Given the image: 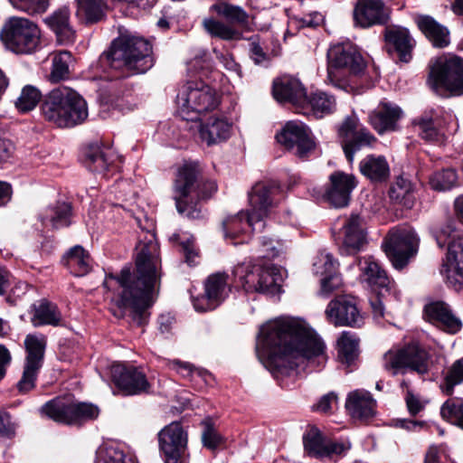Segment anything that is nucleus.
<instances>
[{
    "label": "nucleus",
    "instance_id": "nucleus-1",
    "mask_svg": "<svg viewBox=\"0 0 463 463\" xmlns=\"http://www.w3.org/2000/svg\"><path fill=\"white\" fill-rule=\"evenodd\" d=\"M256 353L276 378L307 367L320 369L328 358L324 341L303 322L291 317L264 324L258 335Z\"/></svg>",
    "mask_w": 463,
    "mask_h": 463
},
{
    "label": "nucleus",
    "instance_id": "nucleus-2",
    "mask_svg": "<svg viewBox=\"0 0 463 463\" xmlns=\"http://www.w3.org/2000/svg\"><path fill=\"white\" fill-rule=\"evenodd\" d=\"M141 230L136 246V271L124 268L114 278L121 288L118 307L128 309L132 320L139 326L146 323V310L154 303L155 291L162 275L159 246L153 232V223L149 222L147 227H141Z\"/></svg>",
    "mask_w": 463,
    "mask_h": 463
},
{
    "label": "nucleus",
    "instance_id": "nucleus-3",
    "mask_svg": "<svg viewBox=\"0 0 463 463\" xmlns=\"http://www.w3.org/2000/svg\"><path fill=\"white\" fill-rule=\"evenodd\" d=\"M152 46L146 40L132 35H120L115 39L109 50L99 58L102 65H108L120 74L128 77L145 73L154 64L151 56Z\"/></svg>",
    "mask_w": 463,
    "mask_h": 463
},
{
    "label": "nucleus",
    "instance_id": "nucleus-4",
    "mask_svg": "<svg viewBox=\"0 0 463 463\" xmlns=\"http://www.w3.org/2000/svg\"><path fill=\"white\" fill-rule=\"evenodd\" d=\"M279 188L275 183H257L249 193L250 209L228 217L222 222L226 239H235L251 228L261 232L265 226L264 218L273 206V200Z\"/></svg>",
    "mask_w": 463,
    "mask_h": 463
},
{
    "label": "nucleus",
    "instance_id": "nucleus-5",
    "mask_svg": "<svg viewBox=\"0 0 463 463\" xmlns=\"http://www.w3.org/2000/svg\"><path fill=\"white\" fill-rule=\"evenodd\" d=\"M41 111L45 120L59 128H72L88 117L85 99L66 86L51 90L43 100Z\"/></svg>",
    "mask_w": 463,
    "mask_h": 463
},
{
    "label": "nucleus",
    "instance_id": "nucleus-6",
    "mask_svg": "<svg viewBox=\"0 0 463 463\" xmlns=\"http://www.w3.org/2000/svg\"><path fill=\"white\" fill-rule=\"evenodd\" d=\"M199 168L197 163H185L177 172L174 184V200L177 212L188 219L203 217L202 208L197 203L189 202L194 196L198 198L210 197L217 189L214 182L209 181L202 185L198 184Z\"/></svg>",
    "mask_w": 463,
    "mask_h": 463
},
{
    "label": "nucleus",
    "instance_id": "nucleus-7",
    "mask_svg": "<svg viewBox=\"0 0 463 463\" xmlns=\"http://www.w3.org/2000/svg\"><path fill=\"white\" fill-rule=\"evenodd\" d=\"M364 68L363 56L351 42L335 43L327 51V81L335 88L347 90L345 74L357 75Z\"/></svg>",
    "mask_w": 463,
    "mask_h": 463
},
{
    "label": "nucleus",
    "instance_id": "nucleus-8",
    "mask_svg": "<svg viewBox=\"0 0 463 463\" xmlns=\"http://www.w3.org/2000/svg\"><path fill=\"white\" fill-rule=\"evenodd\" d=\"M235 282L246 293L275 296L281 292L283 272L274 266L241 264L234 268Z\"/></svg>",
    "mask_w": 463,
    "mask_h": 463
},
{
    "label": "nucleus",
    "instance_id": "nucleus-9",
    "mask_svg": "<svg viewBox=\"0 0 463 463\" xmlns=\"http://www.w3.org/2000/svg\"><path fill=\"white\" fill-rule=\"evenodd\" d=\"M176 101L179 114L187 121H197L201 115L219 105L216 92L203 81H187L180 89Z\"/></svg>",
    "mask_w": 463,
    "mask_h": 463
},
{
    "label": "nucleus",
    "instance_id": "nucleus-10",
    "mask_svg": "<svg viewBox=\"0 0 463 463\" xmlns=\"http://www.w3.org/2000/svg\"><path fill=\"white\" fill-rule=\"evenodd\" d=\"M41 412L58 423L80 426L96 420L99 409L93 403L79 402L71 395H65L46 402Z\"/></svg>",
    "mask_w": 463,
    "mask_h": 463
},
{
    "label": "nucleus",
    "instance_id": "nucleus-11",
    "mask_svg": "<svg viewBox=\"0 0 463 463\" xmlns=\"http://www.w3.org/2000/svg\"><path fill=\"white\" fill-rule=\"evenodd\" d=\"M357 261L361 270V279L375 293L370 298V306L373 317L379 320L384 316V305L383 298L386 294L393 295L398 298L395 283L391 279L384 269L376 262L373 257H364Z\"/></svg>",
    "mask_w": 463,
    "mask_h": 463
},
{
    "label": "nucleus",
    "instance_id": "nucleus-12",
    "mask_svg": "<svg viewBox=\"0 0 463 463\" xmlns=\"http://www.w3.org/2000/svg\"><path fill=\"white\" fill-rule=\"evenodd\" d=\"M439 248L448 246L446 261L440 272L455 289L463 287V237L451 225L441 227L435 234Z\"/></svg>",
    "mask_w": 463,
    "mask_h": 463
},
{
    "label": "nucleus",
    "instance_id": "nucleus-13",
    "mask_svg": "<svg viewBox=\"0 0 463 463\" xmlns=\"http://www.w3.org/2000/svg\"><path fill=\"white\" fill-rule=\"evenodd\" d=\"M429 83L439 94H463V59L448 55L437 59L431 67Z\"/></svg>",
    "mask_w": 463,
    "mask_h": 463
},
{
    "label": "nucleus",
    "instance_id": "nucleus-14",
    "mask_svg": "<svg viewBox=\"0 0 463 463\" xmlns=\"http://www.w3.org/2000/svg\"><path fill=\"white\" fill-rule=\"evenodd\" d=\"M41 32L32 21L11 17L4 25L0 37L5 47L15 53H31L40 43Z\"/></svg>",
    "mask_w": 463,
    "mask_h": 463
},
{
    "label": "nucleus",
    "instance_id": "nucleus-15",
    "mask_svg": "<svg viewBox=\"0 0 463 463\" xmlns=\"http://www.w3.org/2000/svg\"><path fill=\"white\" fill-rule=\"evenodd\" d=\"M383 368L396 375L406 370L424 374L429 371L428 353L418 344H409L402 348L390 349L382 358Z\"/></svg>",
    "mask_w": 463,
    "mask_h": 463
},
{
    "label": "nucleus",
    "instance_id": "nucleus-16",
    "mask_svg": "<svg viewBox=\"0 0 463 463\" xmlns=\"http://www.w3.org/2000/svg\"><path fill=\"white\" fill-rule=\"evenodd\" d=\"M420 238L409 226H397L390 230L384 241L387 257L397 269L404 268L418 252Z\"/></svg>",
    "mask_w": 463,
    "mask_h": 463
},
{
    "label": "nucleus",
    "instance_id": "nucleus-17",
    "mask_svg": "<svg viewBox=\"0 0 463 463\" xmlns=\"http://www.w3.org/2000/svg\"><path fill=\"white\" fill-rule=\"evenodd\" d=\"M158 442L165 463H187V433L174 421L158 433Z\"/></svg>",
    "mask_w": 463,
    "mask_h": 463
},
{
    "label": "nucleus",
    "instance_id": "nucleus-18",
    "mask_svg": "<svg viewBox=\"0 0 463 463\" xmlns=\"http://www.w3.org/2000/svg\"><path fill=\"white\" fill-rule=\"evenodd\" d=\"M276 138L279 144L299 158L307 157L316 147L310 129L300 121L287 122L282 130L277 134Z\"/></svg>",
    "mask_w": 463,
    "mask_h": 463
},
{
    "label": "nucleus",
    "instance_id": "nucleus-19",
    "mask_svg": "<svg viewBox=\"0 0 463 463\" xmlns=\"http://www.w3.org/2000/svg\"><path fill=\"white\" fill-rule=\"evenodd\" d=\"M341 145L348 162L352 163L355 152L364 146H372L376 138L370 131L360 127L356 116H347L338 128Z\"/></svg>",
    "mask_w": 463,
    "mask_h": 463
},
{
    "label": "nucleus",
    "instance_id": "nucleus-20",
    "mask_svg": "<svg viewBox=\"0 0 463 463\" xmlns=\"http://www.w3.org/2000/svg\"><path fill=\"white\" fill-rule=\"evenodd\" d=\"M229 292L228 275L222 272L213 273L204 282V295L194 298V307L200 312L213 310L227 298Z\"/></svg>",
    "mask_w": 463,
    "mask_h": 463
},
{
    "label": "nucleus",
    "instance_id": "nucleus-21",
    "mask_svg": "<svg viewBox=\"0 0 463 463\" xmlns=\"http://www.w3.org/2000/svg\"><path fill=\"white\" fill-rule=\"evenodd\" d=\"M326 317L335 326H360L363 317L354 298L338 297L331 300L326 309Z\"/></svg>",
    "mask_w": 463,
    "mask_h": 463
},
{
    "label": "nucleus",
    "instance_id": "nucleus-22",
    "mask_svg": "<svg viewBox=\"0 0 463 463\" xmlns=\"http://www.w3.org/2000/svg\"><path fill=\"white\" fill-rule=\"evenodd\" d=\"M111 376L115 384L126 395H137L147 392L150 384L145 373L134 366L115 364L111 369Z\"/></svg>",
    "mask_w": 463,
    "mask_h": 463
},
{
    "label": "nucleus",
    "instance_id": "nucleus-23",
    "mask_svg": "<svg viewBox=\"0 0 463 463\" xmlns=\"http://www.w3.org/2000/svg\"><path fill=\"white\" fill-rule=\"evenodd\" d=\"M337 267V261L330 253L322 251L317 256L313 263V272L321 277V295L327 296L342 285Z\"/></svg>",
    "mask_w": 463,
    "mask_h": 463
},
{
    "label": "nucleus",
    "instance_id": "nucleus-24",
    "mask_svg": "<svg viewBox=\"0 0 463 463\" xmlns=\"http://www.w3.org/2000/svg\"><path fill=\"white\" fill-rule=\"evenodd\" d=\"M389 19V10L383 0H357L354 10L355 24L366 28L384 24Z\"/></svg>",
    "mask_w": 463,
    "mask_h": 463
},
{
    "label": "nucleus",
    "instance_id": "nucleus-25",
    "mask_svg": "<svg viewBox=\"0 0 463 463\" xmlns=\"http://www.w3.org/2000/svg\"><path fill=\"white\" fill-rule=\"evenodd\" d=\"M354 175L336 171L329 176V187L326 192L327 201L335 207L341 208L348 204L351 193L356 187Z\"/></svg>",
    "mask_w": 463,
    "mask_h": 463
},
{
    "label": "nucleus",
    "instance_id": "nucleus-26",
    "mask_svg": "<svg viewBox=\"0 0 463 463\" xmlns=\"http://www.w3.org/2000/svg\"><path fill=\"white\" fill-rule=\"evenodd\" d=\"M272 93L279 102L293 105L298 113L307 96L301 82L290 76H283L274 80Z\"/></svg>",
    "mask_w": 463,
    "mask_h": 463
},
{
    "label": "nucleus",
    "instance_id": "nucleus-27",
    "mask_svg": "<svg viewBox=\"0 0 463 463\" xmlns=\"http://www.w3.org/2000/svg\"><path fill=\"white\" fill-rule=\"evenodd\" d=\"M424 314L429 322L449 334H456L462 327L460 319L453 314L449 306L443 301H435L426 305Z\"/></svg>",
    "mask_w": 463,
    "mask_h": 463
},
{
    "label": "nucleus",
    "instance_id": "nucleus-28",
    "mask_svg": "<svg viewBox=\"0 0 463 463\" xmlns=\"http://www.w3.org/2000/svg\"><path fill=\"white\" fill-rule=\"evenodd\" d=\"M85 165L94 173L104 174L116 167L118 158L115 151L99 144H90L84 150Z\"/></svg>",
    "mask_w": 463,
    "mask_h": 463
},
{
    "label": "nucleus",
    "instance_id": "nucleus-29",
    "mask_svg": "<svg viewBox=\"0 0 463 463\" xmlns=\"http://www.w3.org/2000/svg\"><path fill=\"white\" fill-rule=\"evenodd\" d=\"M342 254H355L366 242L363 221L357 214H352L343 225Z\"/></svg>",
    "mask_w": 463,
    "mask_h": 463
},
{
    "label": "nucleus",
    "instance_id": "nucleus-30",
    "mask_svg": "<svg viewBox=\"0 0 463 463\" xmlns=\"http://www.w3.org/2000/svg\"><path fill=\"white\" fill-rule=\"evenodd\" d=\"M402 113V109L397 105L383 99L370 113L369 122L379 134L393 131L396 129Z\"/></svg>",
    "mask_w": 463,
    "mask_h": 463
},
{
    "label": "nucleus",
    "instance_id": "nucleus-31",
    "mask_svg": "<svg viewBox=\"0 0 463 463\" xmlns=\"http://www.w3.org/2000/svg\"><path fill=\"white\" fill-rule=\"evenodd\" d=\"M345 408L353 419L366 420L375 414L376 401L364 390H355L347 396Z\"/></svg>",
    "mask_w": 463,
    "mask_h": 463
},
{
    "label": "nucleus",
    "instance_id": "nucleus-32",
    "mask_svg": "<svg viewBox=\"0 0 463 463\" xmlns=\"http://www.w3.org/2000/svg\"><path fill=\"white\" fill-rule=\"evenodd\" d=\"M335 109L336 99L333 95L325 91H316L309 96H306L298 113L321 118L332 114Z\"/></svg>",
    "mask_w": 463,
    "mask_h": 463
},
{
    "label": "nucleus",
    "instance_id": "nucleus-33",
    "mask_svg": "<svg viewBox=\"0 0 463 463\" xmlns=\"http://www.w3.org/2000/svg\"><path fill=\"white\" fill-rule=\"evenodd\" d=\"M31 323L34 327L52 326H63V319L58 307L48 301L41 299L31 306Z\"/></svg>",
    "mask_w": 463,
    "mask_h": 463
},
{
    "label": "nucleus",
    "instance_id": "nucleus-34",
    "mask_svg": "<svg viewBox=\"0 0 463 463\" xmlns=\"http://www.w3.org/2000/svg\"><path fill=\"white\" fill-rule=\"evenodd\" d=\"M46 24L54 32L61 44H71L75 41V31L70 24V10L61 7L45 18Z\"/></svg>",
    "mask_w": 463,
    "mask_h": 463
},
{
    "label": "nucleus",
    "instance_id": "nucleus-35",
    "mask_svg": "<svg viewBox=\"0 0 463 463\" xmlns=\"http://www.w3.org/2000/svg\"><path fill=\"white\" fill-rule=\"evenodd\" d=\"M232 133V124L223 117H212L202 124L199 134L202 141L212 146L227 140Z\"/></svg>",
    "mask_w": 463,
    "mask_h": 463
},
{
    "label": "nucleus",
    "instance_id": "nucleus-36",
    "mask_svg": "<svg viewBox=\"0 0 463 463\" xmlns=\"http://www.w3.org/2000/svg\"><path fill=\"white\" fill-rule=\"evenodd\" d=\"M385 40L389 48H393L402 62H409L415 43L409 31L403 27H393L386 30Z\"/></svg>",
    "mask_w": 463,
    "mask_h": 463
},
{
    "label": "nucleus",
    "instance_id": "nucleus-37",
    "mask_svg": "<svg viewBox=\"0 0 463 463\" xmlns=\"http://www.w3.org/2000/svg\"><path fill=\"white\" fill-rule=\"evenodd\" d=\"M419 29L431 42L433 46L444 48L449 43V30L431 16L420 15L416 18Z\"/></svg>",
    "mask_w": 463,
    "mask_h": 463
},
{
    "label": "nucleus",
    "instance_id": "nucleus-38",
    "mask_svg": "<svg viewBox=\"0 0 463 463\" xmlns=\"http://www.w3.org/2000/svg\"><path fill=\"white\" fill-rule=\"evenodd\" d=\"M71 205L66 202H57L45 208L40 213L43 225L54 229L67 227L71 224Z\"/></svg>",
    "mask_w": 463,
    "mask_h": 463
},
{
    "label": "nucleus",
    "instance_id": "nucleus-39",
    "mask_svg": "<svg viewBox=\"0 0 463 463\" xmlns=\"http://www.w3.org/2000/svg\"><path fill=\"white\" fill-rule=\"evenodd\" d=\"M360 172L372 182H383L390 175V167L383 156L368 155L359 164Z\"/></svg>",
    "mask_w": 463,
    "mask_h": 463
},
{
    "label": "nucleus",
    "instance_id": "nucleus-40",
    "mask_svg": "<svg viewBox=\"0 0 463 463\" xmlns=\"http://www.w3.org/2000/svg\"><path fill=\"white\" fill-rule=\"evenodd\" d=\"M46 336L42 334H29L24 339L26 357L24 364L40 368L43 363Z\"/></svg>",
    "mask_w": 463,
    "mask_h": 463
},
{
    "label": "nucleus",
    "instance_id": "nucleus-41",
    "mask_svg": "<svg viewBox=\"0 0 463 463\" xmlns=\"http://www.w3.org/2000/svg\"><path fill=\"white\" fill-rule=\"evenodd\" d=\"M64 262L70 272L76 277H82L91 269L90 254L79 245L70 250L64 257Z\"/></svg>",
    "mask_w": 463,
    "mask_h": 463
},
{
    "label": "nucleus",
    "instance_id": "nucleus-42",
    "mask_svg": "<svg viewBox=\"0 0 463 463\" xmlns=\"http://www.w3.org/2000/svg\"><path fill=\"white\" fill-rule=\"evenodd\" d=\"M389 196L393 203L406 209H411L416 201L413 184L403 176H399L395 180L390 188Z\"/></svg>",
    "mask_w": 463,
    "mask_h": 463
},
{
    "label": "nucleus",
    "instance_id": "nucleus-43",
    "mask_svg": "<svg viewBox=\"0 0 463 463\" xmlns=\"http://www.w3.org/2000/svg\"><path fill=\"white\" fill-rule=\"evenodd\" d=\"M105 6L103 0H78L76 14L87 24L97 23L103 18Z\"/></svg>",
    "mask_w": 463,
    "mask_h": 463
},
{
    "label": "nucleus",
    "instance_id": "nucleus-44",
    "mask_svg": "<svg viewBox=\"0 0 463 463\" xmlns=\"http://www.w3.org/2000/svg\"><path fill=\"white\" fill-rule=\"evenodd\" d=\"M205 31L213 37L224 41H237L241 39V33L230 24H226L214 18H205L203 21Z\"/></svg>",
    "mask_w": 463,
    "mask_h": 463
},
{
    "label": "nucleus",
    "instance_id": "nucleus-45",
    "mask_svg": "<svg viewBox=\"0 0 463 463\" xmlns=\"http://www.w3.org/2000/svg\"><path fill=\"white\" fill-rule=\"evenodd\" d=\"M338 359L350 364L358 354V339L350 332H343L337 340Z\"/></svg>",
    "mask_w": 463,
    "mask_h": 463
},
{
    "label": "nucleus",
    "instance_id": "nucleus-46",
    "mask_svg": "<svg viewBox=\"0 0 463 463\" xmlns=\"http://www.w3.org/2000/svg\"><path fill=\"white\" fill-rule=\"evenodd\" d=\"M211 10L232 24L240 25H246L248 24V14L238 5L220 2L213 5Z\"/></svg>",
    "mask_w": 463,
    "mask_h": 463
},
{
    "label": "nucleus",
    "instance_id": "nucleus-47",
    "mask_svg": "<svg viewBox=\"0 0 463 463\" xmlns=\"http://www.w3.org/2000/svg\"><path fill=\"white\" fill-rule=\"evenodd\" d=\"M327 439L317 430H310L304 436L305 450L311 457L323 458V452L326 449Z\"/></svg>",
    "mask_w": 463,
    "mask_h": 463
},
{
    "label": "nucleus",
    "instance_id": "nucleus-48",
    "mask_svg": "<svg viewBox=\"0 0 463 463\" xmlns=\"http://www.w3.org/2000/svg\"><path fill=\"white\" fill-rule=\"evenodd\" d=\"M440 415L463 430V401L447 400L440 408Z\"/></svg>",
    "mask_w": 463,
    "mask_h": 463
},
{
    "label": "nucleus",
    "instance_id": "nucleus-49",
    "mask_svg": "<svg viewBox=\"0 0 463 463\" xmlns=\"http://www.w3.org/2000/svg\"><path fill=\"white\" fill-rule=\"evenodd\" d=\"M72 61L71 52L61 51L54 55L52 59V70L51 80L58 82L69 76V65Z\"/></svg>",
    "mask_w": 463,
    "mask_h": 463
},
{
    "label": "nucleus",
    "instance_id": "nucleus-50",
    "mask_svg": "<svg viewBox=\"0 0 463 463\" xmlns=\"http://www.w3.org/2000/svg\"><path fill=\"white\" fill-rule=\"evenodd\" d=\"M41 92L33 86L27 85L23 88L21 95L15 102V106L21 112H28L33 109L41 99Z\"/></svg>",
    "mask_w": 463,
    "mask_h": 463
},
{
    "label": "nucleus",
    "instance_id": "nucleus-51",
    "mask_svg": "<svg viewBox=\"0 0 463 463\" xmlns=\"http://www.w3.org/2000/svg\"><path fill=\"white\" fill-rule=\"evenodd\" d=\"M457 174L452 169H446L434 173L430 177V185L436 191H447L457 184Z\"/></svg>",
    "mask_w": 463,
    "mask_h": 463
},
{
    "label": "nucleus",
    "instance_id": "nucleus-52",
    "mask_svg": "<svg viewBox=\"0 0 463 463\" xmlns=\"http://www.w3.org/2000/svg\"><path fill=\"white\" fill-rule=\"evenodd\" d=\"M461 383H463V358L452 364L440 388L446 395H451L454 387Z\"/></svg>",
    "mask_w": 463,
    "mask_h": 463
},
{
    "label": "nucleus",
    "instance_id": "nucleus-53",
    "mask_svg": "<svg viewBox=\"0 0 463 463\" xmlns=\"http://www.w3.org/2000/svg\"><path fill=\"white\" fill-rule=\"evenodd\" d=\"M419 135L426 141L441 144L444 135L434 126L430 118H420L416 122Z\"/></svg>",
    "mask_w": 463,
    "mask_h": 463
},
{
    "label": "nucleus",
    "instance_id": "nucleus-54",
    "mask_svg": "<svg viewBox=\"0 0 463 463\" xmlns=\"http://www.w3.org/2000/svg\"><path fill=\"white\" fill-rule=\"evenodd\" d=\"M96 463H133L125 453L113 446L101 449L98 452Z\"/></svg>",
    "mask_w": 463,
    "mask_h": 463
},
{
    "label": "nucleus",
    "instance_id": "nucleus-55",
    "mask_svg": "<svg viewBox=\"0 0 463 463\" xmlns=\"http://www.w3.org/2000/svg\"><path fill=\"white\" fill-rule=\"evenodd\" d=\"M39 371L40 368L24 364L22 377L16 384L20 393H27L35 387Z\"/></svg>",
    "mask_w": 463,
    "mask_h": 463
},
{
    "label": "nucleus",
    "instance_id": "nucleus-56",
    "mask_svg": "<svg viewBox=\"0 0 463 463\" xmlns=\"http://www.w3.org/2000/svg\"><path fill=\"white\" fill-rule=\"evenodd\" d=\"M324 21V16L318 12H313L301 17L292 16L289 18L288 24L291 28L302 29L305 27H317Z\"/></svg>",
    "mask_w": 463,
    "mask_h": 463
},
{
    "label": "nucleus",
    "instance_id": "nucleus-57",
    "mask_svg": "<svg viewBox=\"0 0 463 463\" xmlns=\"http://www.w3.org/2000/svg\"><path fill=\"white\" fill-rule=\"evenodd\" d=\"M260 246L259 257L268 260L279 257L283 251V245L280 241H273L266 237L260 239Z\"/></svg>",
    "mask_w": 463,
    "mask_h": 463
},
{
    "label": "nucleus",
    "instance_id": "nucleus-58",
    "mask_svg": "<svg viewBox=\"0 0 463 463\" xmlns=\"http://www.w3.org/2000/svg\"><path fill=\"white\" fill-rule=\"evenodd\" d=\"M17 9L28 14L43 13L47 9L48 0H9Z\"/></svg>",
    "mask_w": 463,
    "mask_h": 463
},
{
    "label": "nucleus",
    "instance_id": "nucleus-59",
    "mask_svg": "<svg viewBox=\"0 0 463 463\" xmlns=\"http://www.w3.org/2000/svg\"><path fill=\"white\" fill-rule=\"evenodd\" d=\"M350 448L351 444L349 442L332 441L327 439L326 449L323 452V458H337L345 455L350 449Z\"/></svg>",
    "mask_w": 463,
    "mask_h": 463
},
{
    "label": "nucleus",
    "instance_id": "nucleus-60",
    "mask_svg": "<svg viewBox=\"0 0 463 463\" xmlns=\"http://www.w3.org/2000/svg\"><path fill=\"white\" fill-rule=\"evenodd\" d=\"M213 52L216 54L217 60L222 63L224 69H226L231 73L236 75L237 77L241 78V66L239 63L235 61L233 56L231 53H223L217 51L216 49L213 50Z\"/></svg>",
    "mask_w": 463,
    "mask_h": 463
},
{
    "label": "nucleus",
    "instance_id": "nucleus-61",
    "mask_svg": "<svg viewBox=\"0 0 463 463\" xmlns=\"http://www.w3.org/2000/svg\"><path fill=\"white\" fill-rule=\"evenodd\" d=\"M449 457L443 446L431 445L429 447L424 463H448Z\"/></svg>",
    "mask_w": 463,
    "mask_h": 463
},
{
    "label": "nucleus",
    "instance_id": "nucleus-62",
    "mask_svg": "<svg viewBox=\"0 0 463 463\" xmlns=\"http://www.w3.org/2000/svg\"><path fill=\"white\" fill-rule=\"evenodd\" d=\"M405 402L408 411L411 416H415L420 412L427 403V401L421 400L418 395L410 391L407 392Z\"/></svg>",
    "mask_w": 463,
    "mask_h": 463
},
{
    "label": "nucleus",
    "instance_id": "nucleus-63",
    "mask_svg": "<svg viewBox=\"0 0 463 463\" xmlns=\"http://www.w3.org/2000/svg\"><path fill=\"white\" fill-rule=\"evenodd\" d=\"M181 246L185 257V261L189 265L195 264V259L198 257V251L194 243V238H188L185 241H181Z\"/></svg>",
    "mask_w": 463,
    "mask_h": 463
},
{
    "label": "nucleus",
    "instance_id": "nucleus-64",
    "mask_svg": "<svg viewBox=\"0 0 463 463\" xmlns=\"http://www.w3.org/2000/svg\"><path fill=\"white\" fill-rule=\"evenodd\" d=\"M202 440L206 448L214 449L220 444L221 438L212 427L207 426L202 435Z\"/></svg>",
    "mask_w": 463,
    "mask_h": 463
}]
</instances>
